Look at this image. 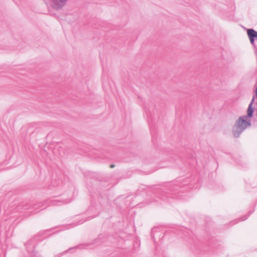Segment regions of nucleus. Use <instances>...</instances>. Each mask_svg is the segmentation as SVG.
Here are the masks:
<instances>
[{"mask_svg":"<svg viewBox=\"0 0 257 257\" xmlns=\"http://www.w3.org/2000/svg\"><path fill=\"white\" fill-rule=\"evenodd\" d=\"M70 199H48L45 201L34 203L31 201H22L20 199H17L12 202H6L4 198L0 197V231L2 228H6L9 224L14 222L11 218L16 216L18 212H22L23 210L30 208L37 210L40 206L45 204L49 205H61L62 204L70 203Z\"/></svg>","mask_w":257,"mask_h":257,"instance_id":"nucleus-1","label":"nucleus"},{"mask_svg":"<svg viewBox=\"0 0 257 257\" xmlns=\"http://www.w3.org/2000/svg\"><path fill=\"white\" fill-rule=\"evenodd\" d=\"M254 100L255 96H253L247 109V114L239 117L235 121L232 128V133L234 138H238L246 128L251 126L250 118L254 112V108L252 106Z\"/></svg>","mask_w":257,"mask_h":257,"instance_id":"nucleus-2","label":"nucleus"},{"mask_svg":"<svg viewBox=\"0 0 257 257\" xmlns=\"http://www.w3.org/2000/svg\"><path fill=\"white\" fill-rule=\"evenodd\" d=\"M190 181V179L186 178L183 179H180L178 180L175 181L173 183H169L166 187L167 190L172 193L175 194V192L176 191H178L181 189L183 186L186 185L187 184L189 183ZM166 189H162V188H157L154 190V194L157 198L161 199L164 201H169L168 198L170 197L169 196L171 193L167 192H165Z\"/></svg>","mask_w":257,"mask_h":257,"instance_id":"nucleus-3","label":"nucleus"},{"mask_svg":"<svg viewBox=\"0 0 257 257\" xmlns=\"http://www.w3.org/2000/svg\"><path fill=\"white\" fill-rule=\"evenodd\" d=\"M91 203L92 206L96 205H102L105 202H107L106 198H103L100 193L96 194H91Z\"/></svg>","mask_w":257,"mask_h":257,"instance_id":"nucleus-4","label":"nucleus"},{"mask_svg":"<svg viewBox=\"0 0 257 257\" xmlns=\"http://www.w3.org/2000/svg\"><path fill=\"white\" fill-rule=\"evenodd\" d=\"M96 215L93 216H89L87 219H85L84 218L82 217L81 216H77L76 217V219H75L76 221L77 222H74L69 224H67L66 226H64V228L65 229H69L70 228L73 227L74 226H76V225H78L79 224H82L85 221H86L87 220H90L92 218L95 217Z\"/></svg>","mask_w":257,"mask_h":257,"instance_id":"nucleus-5","label":"nucleus"},{"mask_svg":"<svg viewBox=\"0 0 257 257\" xmlns=\"http://www.w3.org/2000/svg\"><path fill=\"white\" fill-rule=\"evenodd\" d=\"M68 0H51V6L56 10H59L64 8Z\"/></svg>","mask_w":257,"mask_h":257,"instance_id":"nucleus-6","label":"nucleus"},{"mask_svg":"<svg viewBox=\"0 0 257 257\" xmlns=\"http://www.w3.org/2000/svg\"><path fill=\"white\" fill-rule=\"evenodd\" d=\"M35 240L33 239H30L25 243L26 249L30 254H34L35 251Z\"/></svg>","mask_w":257,"mask_h":257,"instance_id":"nucleus-7","label":"nucleus"},{"mask_svg":"<svg viewBox=\"0 0 257 257\" xmlns=\"http://www.w3.org/2000/svg\"><path fill=\"white\" fill-rule=\"evenodd\" d=\"M247 34L249 39H254L257 40V31L253 29H249L247 31Z\"/></svg>","mask_w":257,"mask_h":257,"instance_id":"nucleus-8","label":"nucleus"},{"mask_svg":"<svg viewBox=\"0 0 257 257\" xmlns=\"http://www.w3.org/2000/svg\"><path fill=\"white\" fill-rule=\"evenodd\" d=\"M88 245V244H79L78 245H77V246H76L75 247H70L67 250H66V251H64L63 252L61 253L59 256L62 255L64 253L68 252L69 250H70L71 249H75V248H77V249H82L86 248V247Z\"/></svg>","mask_w":257,"mask_h":257,"instance_id":"nucleus-9","label":"nucleus"},{"mask_svg":"<svg viewBox=\"0 0 257 257\" xmlns=\"http://www.w3.org/2000/svg\"><path fill=\"white\" fill-rule=\"evenodd\" d=\"M125 198L124 196H120L117 198H116L114 200V203L118 206L121 208H123L124 206H127V204L126 203V201L124 202V205H122L119 203V201L122 200L123 199Z\"/></svg>","mask_w":257,"mask_h":257,"instance_id":"nucleus-10","label":"nucleus"},{"mask_svg":"<svg viewBox=\"0 0 257 257\" xmlns=\"http://www.w3.org/2000/svg\"><path fill=\"white\" fill-rule=\"evenodd\" d=\"M106 240V237L102 234H100L97 238H96L93 243H99L104 242Z\"/></svg>","mask_w":257,"mask_h":257,"instance_id":"nucleus-11","label":"nucleus"},{"mask_svg":"<svg viewBox=\"0 0 257 257\" xmlns=\"http://www.w3.org/2000/svg\"><path fill=\"white\" fill-rule=\"evenodd\" d=\"M253 211H254V209L252 211L250 210L248 212V214L247 215H245L242 216L239 219V221H244V220H246L248 218V217L252 213V212Z\"/></svg>","mask_w":257,"mask_h":257,"instance_id":"nucleus-12","label":"nucleus"},{"mask_svg":"<svg viewBox=\"0 0 257 257\" xmlns=\"http://www.w3.org/2000/svg\"><path fill=\"white\" fill-rule=\"evenodd\" d=\"M249 39V41H250V43L255 48V45H254V42H255V40L254 39Z\"/></svg>","mask_w":257,"mask_h":257,"instance_id":"nucleus-13","label":"nucleus"},{"mask_svg":"<svg viewBox=\"0 0 257 257\" xmlns=\"http://www.w3.org/2000/svg\"><path fill=\"white\" fill-rule=\"evenodd\" d=\"M191 159H192V161H193L192 163L191 164V165L193 166V165H194V164H196V160H195V158H194L193 157H192V158H191Z\"/></svg>","mask_w":257,"mask_h":257,"instance_id":"nucleus-14","label":"nucleus"},{"mask_svg":"<svg viewBox=\"0 0 257 257\" xmlns=\"http://www.w3.org/2000/svg\"><path fill=\"white\" fill-rule=\"evenodd\" d=\"M154 230V229H152V234H151L152 238H153V239L154 238V234H153V232Z\"/></svg>","mask_w":257,"mask_h":257,"instance_id":"nucleus-15","label":"nucleus"},{"mask_svg":"<svg viewBox=\"0 0 257 257\" xmlns=\"http://www.w3.org/2000/svg\"><path fill=\"white\" fill-rule=\"evenodd\" d=\"M114 166H114V165H113V164H111V165L110 166V168H114Z\"/></svg>","mask_w":257,"mask_h":257,"instance_id":"nucleus-16","label":"nucleus"},{"mask_svg":"<svg viewBox=\"0 0 257 257\" xmlns=\"http://www.w3.org/2000/svg\"><path fill=\"white\" fill-rule=\"evenodd\" d=\"M15 3L17 4V2L16 1V0H13Z\"/></svg>","mask_w":257,"mask_h":257,"instance_id":"nucleus-17","label":"nucleus"},{"mask_svg":"<svg viewBox=\"0 0 257 257\" xmlns=\"http://www.w3.org/2000/svg\"><path fill=\"white\" fill-rule=\"evenodd\" d=\"M171 197H172V198H174V197H175L174 195H173V196H172Z\"/></svg>","mask_w":257,"mask_h":257,"instance_id":"nucleus-18","label":"nucleus"}]
</instances>
